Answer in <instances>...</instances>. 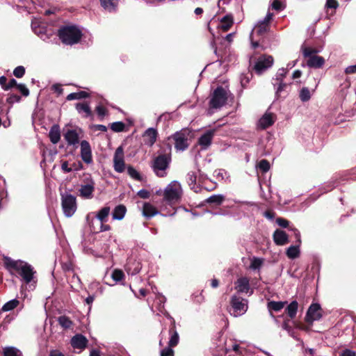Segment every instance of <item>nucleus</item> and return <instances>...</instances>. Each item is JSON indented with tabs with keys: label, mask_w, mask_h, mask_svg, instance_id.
Returning <instances> with one entry per match:
<instances>
[{
	"label": "nucleus",
	"mask_w": 356,
	"mask_h": 356,
	"mask_svg": "<svg viewBox=\"0 0 356 356\" xmlns=\"http://www.w3.org/2000/svg\"><path fill=\"white\" fill-rule=\"evenodd\" d=\"M81 157L87 164L92 162V150L90 143L87 140H82L80 143Z\"/></svg>",
	"instance_id": "16"
},
{
	"label": "nucleus",
	"mask_w": 356,
	"mask_h": 356,
	"mask_svg": "<svg viewBox=\"0 0 356 356\" xmlns=\"http://www.w3.org/2000/svg\"><path fill=\"white\" fill-rule=\"evenodd\" d=\"M345 73L347 74L356 73V65H349L345 69Z\"/></svg>",
	"instance_id": "61"
},
{
	"label": "nucleus",
	"mask_w": 356,
	"mask_h": 356,
	"mask_svg": "<svg viewBox=\"0 0 356 356\" xmlns=\"http://www.w3.org/2000/svg\"><path fill=\"white\" fill-rule=\"evenodd\" d=\"M111 209L109 207H104L97 213L96 218L101 223H104L107 221Z\"/></svg>",
	"instance_id": "32"
},
{
	"label": "nucleus",
	"mask_w": 356,
	"mask_h": 356,
	"mask_svg": "<svg viewBox=\"0 0 356 356\" xmlns=\"http://www.w3.org/2000/svg\"><path fill=\"white\" fill-rule=\"evenodd\" d=\"M76 109L78 113L81 114L84 118H88L91 115V110L87 103H77L76 104Z\"/></svg>",
	"instance_id": "31"
},
{
	"label": "nucleus",
	"mask_w": 356,
	"mask_h": 356,
	"mask_svg": "<svg viewBox=\"0 0 356 356\" xmlns=\"http://www.w3.org/2000/svg\"><path fill=\"white\" fill-rule=\"evenodd\" d=\"M214 132V130H208L199 138L198 143L202 149H206L210 146Z\"/></svg>",
	"instance_id": "19"
},
{
	"label": "nucleus",
	"mask_w": 356,
	"mask_h": 356,
	"mask_svg": "<svg viewBox=\"0 0 356 356\" xmlns=\"http://www.w3.org/2000/svg\"><path fill=\"white\" fill-rule=\"evenodd\" d=\"M157 136L158 132L156 129L148 128L143 135L145 145L152 147L155 143Z\"/></svg>",
	"instance_id": "18"
},
{
	"label": "nucleus",
	"mask_w": 356,
	"mask_h": 356,
	"mask_svg": "<svg viewBox=\"0 0 356 356\" xmlns=\"http://www.w3.org/2000/svg\"><path fill=\"white\" fill-rule=\"evenodd\" d=\"M277 225L282 227H286L289 225V221L286 219L278 218L276 220Z\"/></svg>",
	"instance_id": "59"
},
{
	"label": "nucleus",
	"mask_w": 356,
	"mask_h": 356,
	"mask_svg": "<svg viewBox=\"0 0 356 356\" xmlns=\"http://www.w3.org/2000/svg\"><path fill=\"white\" fill-rule=\"evenodd\" d=\"M170 338L168 342V346L170 347L176 346L179 343V334L177 331L170 330Z\"/></svg>",
	"instance_id": "40"
},
{
	"label": "nucleus",
	"mask_w": 356,
	"mask_h": 356,
	"mask_svg": "<svg viewBox=\"0 0 356 356\" xmlns=\"http://www.w3.org/2000/svg\"><path fill=\"white\" fill-rule=\"evenodd\" d=\"M88 97H89V94L87 92H86V91H79V92H72V93L69 94L67 96L66 99L67 101H72V100H74V99H85V98H87Z\"/></svg>",
	"instance_id": "35"
},
{
	"label": "nucleus",
	"mask_w": 356,
	"mask_h": 356,
	"mask_svg": "<svg viewBox=\"0 0 356 356\" xmlns=\"http://www.w3.org/2000/svg\"><path fill=\"white\" fill-rule=\"evenodd\" d=\"M156 208L150 203H145L143 209V214L145 217L150 218L156 214H159Z\"/></svg>",
	"instance_id": "28"
},
{
	"label": "nucleus",
	"mask_w": 356,
	"mask_h": 356,
	"mask_svg": "<svg viewBox=\"0 0 356 356\" xmlns=\"http://www.w3.org/2000/svg\"><path fill=\"white\" fill-rule=\"evenodd\" d=\"M87 343L88 339L82 334H76L71 339V345L74 348L84 349Z\"/></svg>",
	"instance_id": "22"
},
{
	"label": "nucleus",
	"mask_w": 356,
	"mask_h": 356,
	"mask_svg": "<svg viewBox=\"0 0 356 356\" xmlns=\"http://www.w3.org/2000/svg\"><path fill=\"white\" fill-rule=\"evenodd\" d=\"M259 168L263 172H266L270 169V163L267 160L263 159L260 161Z\"/></svg>",
	"instance_id": "49"
},
{
	"label": "nucleus",
	"mask_w": 356,
	"mask_h": 356,
	"mask_svg": "<svg viewBox=\"0 0 356 356\" xmlns=\"http://www.w3.org/2000/svg\"><path fill=\"white\" fill-rule=\"evenodd\" d=\"M81 31L74 26H67L61 28L58 31V37L65 44L77 43L81 38Z\"/></svg>",
	"instance_id": "3"
},
{
	"label": "nucleus",
	"mask_w": 356,
	"mask_h": 356,
	"mask_svg": "<svg viewBox=\"0 0 356 356\" xmlns=\"http://www.w3.org/2000/svg\"><path fill=\"white\" fill-rule=\"evenodd\" d=\"M322 316L320 305L314 303L309 307L305 320L309 323H312L315 321L319 320Z\"/></svg>",
	"instance_id": "13"
},
{
	"label": "nucleus",
	"mask_w": 356,
	"mask_h": 356,
	"mask_svg": "<svg viewBox=\"0 0 356 356\" xmlns=\"http://www.w3.org/2000/svg\"><path fill=\"white\" fill-rule=\"evenodd\" d=\"M300 98L302 102H305L310 99L311 92L307 88H302L300 92Z\"/></svg>",
	"instance_id": "44"
},
{
	"label": "nucleus",
	"mask_w": 356,
	"mask_h": 356,
	"mask_svg": "<svg viewBox=\"0 0 356 356\" xmlns=\"http://www.w3.org/2000/svg\"><path fill=\"white\" fill-rule=\"evenodd\" d=\"M129 175L134 179L140 181L141 176L140 173L132 166L129 165L127 168Z\"/></svg>",
	"instance_id": "41"
},
{
	"label": "nucleus",
	"mask_w": 356,
	"mask_h": 356,
	"mask_svg": "<svg viewBox=\"0 0 356 356\" xmlns=\"http://www.w3.org/2000/svg\"><path fill=\"white\" fill-rule=\"evenodd\" d=\"M3 356H22L19 350L15 347H6L3 349Z\"/></svg>",
	"instance_id": "38"
},
{
	"label": "nucleus",
	"mask_w": 356,
	"mask_h": 356,
	"mask_svg": "<svg viewBox=\"0 0 356 356\" xmlns=\"http://www.w3.org/2000/svg\"><path fill=\"white\" fill-rule=\"evenodd\" d=\"M101 6L108 12H115L118 6V0H100Z\"/></svg>",
	"instance_id": "30"
},
{
	"label": "nucleus",
	"mask_w": 356,
	"mask_h": 356,
	"mask_svg": "<svg viewBox=\"0 0 356 356\" xmlns=\"http://www.w3.org/2000/svg\"><path fill=\"white\" fill-rule=\"evenodd\" d=\"M127 212L125 206L122 204L118 205L115 207L112 213L113 220H121L124 218Z\"/></svg>",
	"instance_id": "27"
},
{
	"label": "nucleus",
	"mask_w": 356,
	"mask_h": 356,
	"mask_svg": "<svg viewBox=\"0 0 356 356\" xmlns=\"http://www.w3.org/2000/svg\"><path fill=\"white\" fill-rule=\"evenodd\" d=\"M17 88L22 92L24 96L27 97L29 95V90L24 84L19 83L17 85Z\"/></svg>",
	"instance_id": "54"
},
{
	"label": "nucleus",
	"mask_w": 356,
	"mask_h": 356,
	"mask_svg": "<svg viewBox=\"0 0 356 356\" xmlns=\"http://www.w3.org/2000/svg\"><path fill=\"white\" fill-rule=\"evenodd\" d=\"M228 90L222 86L218 87L213 92L209 101L210 108H220L223 106L228 99Z\"/></svg>",
	"instance_id": "6"
},
{
	"label": "nucleus",
	"mask_w": 356,
	"mask_h": 356,
	"mask_svg": "<svg viewBox=\"0 0 356 356\" xmlns=\"http://www.w3.org/2000/svg\"><path fill=\"white\" fill-rule=\"evenodd\" d=\"M273 239L275 243L278 245H284L289 241L288 235L285 232L277 229L273 234Z\"/></svg>",
	"instance_id": "24"
},
{
	"label": "nucleus",
	"mask_w": 356,
	"mask_h": 356,
	"mask_svg": "<svg viewBox=\"0 0 356 356\" xmlns=\"http://www.w3.org/2000/svg\"><path fill=\"white\" fill-rule=\"evenodd\" d=\"M24 73H25V68L23 66H18L13 71V74L17 78L22 77L24 75Z\"/></svg>",
	"instance_id": "51"
},
{
	"label": "nucleus",
	"mask_w": 356,
	"mask_h": 356,
	"mask_svg": "<svg viewBox=\"0 0 356 356\" xmlns=\"http://www.w3.org/2000/svg\"><path fill=\"white\" fill-rule=\"evenodd\" d=\"M225 200V196L222 194H216L209 197L205 200V202L209 204H214L216 205H220Z\"/></svg>",
	"instance_id": "33"
},
{
	"label": "nucleus",
	"mask_w": 356,
	"mask_h": 356,
	"mask_svg": "<svg viewBox=\"0 0 356 356\" xmlns=\"http://www.w3.org/2000/svg\"><path fill=\"white\" fill-rule=\"evenodd\" d=\"M111 277L114 281L118 282L124 279V275L121 270L115 269L113 271Z\"/></svg>",
	"instance_id": "45"
},
{
	"label": "nucleus",
	"mask_w": 356,
	"mask_h": 356,
	"mask_svg": "<svg viewBox=\"0 0 356 356\" xmlns=\"http://www.w3.org/2000/svg\"><path fill=\"white\" fill-rule=\"evenodd\" d=\"M286 255L289 259H293L299 257L300 249L298 245H291L286 250Z\"/></svg>",
	"instance_id": "36"
},
{
	"label": "nucleus",
	"mask_w": 356,
	"mask_h": 356,
	"mask_svg": "<svg viewBox=\"0 0 356 356\" xmlns=\"http://www.w3.org/2000/svg\"><path fill=\"white\" fill-rule=\"evenodd\" d=\"M95 183L92 178H88L80 186L79 195L84 199H92L95 191Z\"/></svg>",
	"instance_id": "11"
},
{
	"label": "nucleus",
	"mask_w": 356,
	"mask_h": 356,
	"mask_svg": "<svg viewBox=\"0 0 356 356\" xmlns=\"http://www.w3.org/2000/svg\"><path fill=\"white\" fill-rule=\"evenodd\" d=\"M172 347H170L168 346V347L165 348L161 351V356H173L174 351L172 348Z\"/></svg>",
	"instance_id": "52"
},
{
	"label": "nucleus",
	"mask_w": 356,
	"mask_h": 356,
	"mask_svg": "<svg viewBox=\"0 0 356 356\" xmlns=\"http://www.w3.org/2000/svg\"><path fill=\"white\" fill-rule=\"evenodd\" d=\"M248 300L237 295L232 296L231 298V305L233 312L231 314L234 317H238L243 315L248 310Z\"/></svg>",
	"instance_id": "7"
},
{
	"label": "nucleus",
	"mask_w": 356,
	"mask_h": 356,
	"mask_svg": "<svg viewBox=\"0 0 356 356\" xmlns=\"http://www.w3.org/2000/svg\"><path fill=\"white\" fill-rule=\"evenodd\" d=\"M182 194L183 191L180 183L173 181L165 188L163 193V200L172 206L180 202Z\"/></svg>",
	"instance_id": "2"
},
{
	"label": "nucleus",
	"mask_w": 356,
	"mask_h": 356,
	"mask_svg": "<svg viewBox=\"0 0 356 356\" xmlns=\"http://www.w3.org/2000/svg\"><path fill=\"white\" fill-rule=\"evenodd\" d=\"M233 24V17L231 15H226L221 19L218 28L222 31H227Z\"/></svg>",
	"instance_id": "29"
},
{
	"label": "nucleus",
	"mask_w": 356,
	"mask_h": 356,
	"mask_svg": "<svg viewBox=\"0 0 356 356\" xmlns=\"http://www.w3.org/2000/svg\"><path fill=\"white\" fill-rule=\"evenodd\" d=\"M325 6L328 8L336 9L339 6V4L336 0H327Z\"/></svg>",
	"instance_id": "57"
},
{
	"label": "nucleus",
	"mask_w": 356,
	"mask_h": 356,
	"mask_svg": "<svg viewBox=\"0 0 356 356\" xmlns=\"http://www.w3.org/2000/svg\"><path fill=\"white\" fill-rule=\"evenodd\" d=\"M272 8L275 10H282L284 7L279 0H274L271 4Z\"/></svg>",
	"instance_id": "55"
},
{
	"label": "nucleus",
	"mask_w": 356,
	"mask_h": 356,
	"mask_svg": "<svg viewBox=\"0 0 356 356\" xmlns=\"http://www.w3.org/2000/svg\"><path fill=\"white\" fill-rule=\"evenodd\" d=\"M49 136L53 144H57L60 139V127L58 124H54L49 131Z\"/></svg>",
	"instance_id": "26"
},
{
	"label": "nucleus",
	"mask_w": 356,
	"mask_h": 356,
	"mask_svg": "<svg viewBox=\"0 0 356 356\" xmlns=\"http://www.w3.org/2000/svg\"><path fill=\"white\" fill-rule=\"evenodd\" d=\"M17 85H19L17 82V81L15 79H12L10 80L8 83L4 87L5 90H8L15 86L17 88Z\"/></svg>",
	"instance_id": "58"
},
{
	"label": "nucleus",
	"mask_w": 356,
	"mask_h": 356,
	"mask_svg": "<svg viewBox=\"0 0 356 356\" xmlns=\"http://www.w3.org/2000/svg\"><path fill=\"white\" fill-rule=\"evenodd\" d=\"M340 356H356V353L350 349H345L340 354Z\"/></svg>",
	"instance_id": "62"
},
{
	"label": "nucleus",
	"mask_w": 356,
	"mask_h": 356,
	"mask_svg": "<svg viewBox=\"0 0 356 356\" xmlns=\"http://www.w3.org/2000/svg\"><path fill=\"white\" fill-rule=\"evenodd\" d=\"M235 289L240 293H253V290L250 288V280L246 277L238 278L235 282Z\"/></svg>",
	"instance_id": "14"
},
{
	"label": "nucleus",
	"mask_w": 356,
	"mask_h": 356,
	"mask_svg": "<svg viewBox=\"0 0 356 356\" xmlns=\"http://www.w3.org/2000/svg\"><path fill=\"white\" fill-rule=\"evenodd\" d=\"M190 134L191 132L188 129H183L172 136V138L175 141V147L177 150L184 151L188 148Z\"/></svg>",
	"instance_id": "8"
},
{
	"label": "nucleus",
	"mask_w": 356,
	"mask_h": 356,
	"mask_svg": "<svg viewBox=\"0 0 356 356\" xmlns=\"http://www.w3.org/2000/svg\"><path fill=\"white\" fill-rule=\"evenodd\" d=\"M286 303V302L282 301H270L268 303V308L269 309V310L279 312L284 307Z\"/></svg>",
	"instance_id": "37"
},
{
	"label": "nucleus",
	"mask_w": 356,
	"mask_h": 356,
	"mask_svg": "<svg viewBox=\"0 0 356 356\" xmlns=\"http://www.w3.org/2000/svg\"><path fill=\"white\" fill-rule=\"evenodd\" d=\"M59 324L64 328H69L72 325V321L65 316H61L58 318Z\"/></svg>",
	"instance_id": "42"
},
{
	"label": "nucleus",
	"mask_w": 356,
	"mask_h": 356,
	"mask_svg": "<svg viewBox=\"0 0 356 356\" xmlns=\"http://www.w3.org/2000/svg\"><path fill=\"white\" fill-rule=\"evenodd\" d=\"M287 73V70L284 68L280 69L275 75V81H283V79L285 77Z\"/></svg>",
	"instance_id": "50"
},
{
	"label": "nucleus",
	"mask_w": 356,
	"mask_h": 356,
	"mask_svg": "<svg viewBox=\"0 0 356 356\" xmlns=\"http://www.w3.org/2000/svg\"><path fill=\"white\" fill-rule=\"evenodd\" d=\"M5 266L11 273H17L22 277V281L24 283H35V271L28 263L22 260H13L7 258L5 260Z\"/></svg>",
	"instance_id": "1"
},
{
	"label": "nucleus",
	"mask_w": 356,
	"mask_h": 356,
	"mask_svg": "<svg viewBox=\"0 0 356 356\" xmlns=\"http://www.w3.org/2000/svg\"><path fill=\"white\" fill-rule=\"evenodd\" d=\"M170 161L171 156L170 154H160L154 159L152 168L158 177H163L167 175L166 170Z\"/></svg>",
	"instance_id": "4"
},
{
	"label": "nucleus",
	"mask_w": 356,
	"mask_h": 356,
	"mask_svg": "<svg viewBox=\"0 0 356 356\" xmlns=\"http://www.w3.org/2000/svg\"><path fill=\"white\" fill-rule=\"evenodd\" d=\"M125 127L124 124L122 122H115L111 124V129L115 132H121L124 131Z\"/></svg>",
	"instance_id": "46"
},
{
	"label": "nucleus",
	"mask_w": 356,
	"mask_h": 356,
	"mask_svg": "<svg viewBox=\"0 0 356 356\" xmlns=\"http://www.w3.org/2000/svg\"><path fill=\"white\" fill-rule=\"evenodd\" d=\"M262 264V261L260 259L254 258L250 264V268L252 269H258L261 267Z\"/></svg>",
	"instance_id": "53"
},
{
	"label": "nucleus",
	"mask_w": 356,
	"mask_h": 356,
	"mask_svg": "<svg viewBox=\"0 0 356 356\" xmlns=\"http://www.w3.org/2000/svg\"><path fill=\"white\" fill-rule=\"evenodd\" d=\"M142 268V266L140 261L130 259L125 266V269L128 274L131 275L138 273Z\"/></svg>",
	"instance_id": "20"
},
{
	"label": "nucleus",
	"mask_w": 356,
	"mask_h": 356,
	"mask_svg": "<svg viewBox=\"0 0 356 356\" xmlns=\"http://www.w3.org/2000/svg\"><path fill=\"white\" fill-rule=\"evenodd\" d=\"M32 29L34 33L38 35L42 40H48L53 35V31L48 29L45 26L38 25L36 22H32Z\"/></svg>",
	"instance_id": "15"
},
{
	"label": "nucleus",
	"mask_w": 356,
	"mask_h": 356,
	"mask_svg": "<svg viewBox=\"0 0 356 356\" xmlns=\"http://www.w3.org/2000/svg\"><path fill=\"white\" fill-rule=\"evenodd\" d=\"M272 17L273 14L268 12L266 17L262 20L259 21L254 26L251 31L250 38H252V35H254L255 34L258 36H262L265 33H266L269 29V23L271 21Z\"/></svg>",
	"instance_id": "9"
},
{
	"label": "nucleus",
	"mask_w": 356,
	"mask_h": 356,
	"mask_svg": "<svg viewBox=\"0 0 356 356\" xmlns=\"http://www.w3.org/2000/svg\"><path fill=\"white\" fill-rule=\"evenodd\" d=\"M273 64V58L271 56L264 55L260 56L254 65V70L258 74H261Z\"/></svg>",
	"instance_id": "12"
},
{
	"label": "nucleus",
	"mask_w": 356,
	"mask_h": 356,
	"mask_svg": "<svg viewBox=\"0 0 356 356\" xmlns=\"http://www.w3.org/2000/svg\"><path fill=\"white\" fill-rule=\"evenodd\" d=\"M298 303L297 301H292L286 308V312L291 318H293L298 311Z\"/></svg>",
	"instance_id": "34"
},
{
	"label": "nucleus",
	"mask_w": 356,
	"mask_h": 356,
	"mask_svg": "<svg viewBox=\"0 0 356 356\" xmlns=\"http://www.w3.org/2000/svg\"><path fill=\"white\" fill-rule=\"evenodd\" d=\"M96 112L99 116L104 117L106 113V110L104 106L99 105L96 107Z\"/></svg>",
	"instance_id": "60"
},
{
	"label": "nucleus",
	"mask_w": 356,
	"mask_h": 356,
	"mask_svg": "<svg viewBox=\"0 0 356 356\" xmlns=\"http://www.w3.org/2000/svg\"><path fill=\"white\" fill-rule=\"evenodd\" d=\"M275 89L276 90V95L279 96L280 94L285 89L286 84L283 81H275L273 83Z\"/></svg>",
	"instance_id": "48"
},
{
	"label": "nucleus",
	"mask_w": 356,
	"mask_h": 356,
	"mask_svg": "<svg viewBox=\"0 0 356 356\" xmlns=\"http://www.w3.org/2000/svg\"><path fill=\"white\" fill-rule=\"evenodd\" d=\"M216 176L218 179L224 180L225 181H230L229 175L227 171L222 169H219L215 171Z\"/></svg>",
	"instance_id": "43"
},
{
	"label": "nucleus",
	"mask_w": 356,
	"mask_h": 356,
	"mask_svg": "<svg viewBox=\"0 0 356 356\" xmlns=\"http://www.w3.org/2000/svg\"><path fill=\"white\" fill-rule=\"evenodd\" d=\"M19 305V301L17 299H13L11 300H9L6 303L3 305L2 307L1 310L3 312H9L17 307Z\"/></svg>",
	"instance_id": "39"
},
{
	"label": "nucleus",
	"mask_w": 356,
	"mask_h": 356,
	"mask_svg": "<svg viewBox=\"0 0 356 356\" xmlns=\"http://www.w3.org/2000/svg\"><path fill=\"white\" fill-rule=\"evenodd\" d=\"M60 196L61 207L64 215L67 218L72 217L77 209L76 197L68 193H61Z\"/></svg>",
	"instance_id": "5"
},
{
	"label": "nucleus",
	"mask_w": 356,
	"mask_h": 356,
	"mask_svg": "<svg viewBox=\"0 0 356 356\" xmlns=\"http://www.w3.org/2000/svg\"><path fill=\"white\" fill-rule=\"evenodd\" d=\"M61 169L64 172H70L72 171V168L69 167L67 161L63 162Z\"/></svg>",
	"instance_id": "63"
},
{
	"label": "nucleus",
	"mask_w": 356,
	"mask_h": 356,
	"mask_svg": "<svg viewBox=\"0 0 356 356\" xmlns=\"http://www.w3.org/2000/svg\"><path fill=\"white\" fill-rule=\"evenodd\" d=\"M302 51L303 56L308 58H310V56H312L313 55H316V54L318 52V51L314 49L306 47H302Z\"/></svg>",
	"instance_id": "47"
},
{
	"label": "nucleus",
	"mask_w": 356,
	"mask_h": 356,
	"mask_svg": "<svg viewBox=\"0 0 356 356\" xmlns=\"http://www.w3.org/2000/svg\"><path fill=\"white\" fill-rule=\"evenodd\" d=\"M275 122V116L272 113H265L259 120L258 126L264 129L271 126Z\"/></svg>",
	"instance_id": "23"
},
{
	"label": "nucleus",
	"mask_w": 356,
	"mask_h": 356,
	"mask_svg": "<svg viewBox=\"0 0 356 356\" xmlns=\"http://www.w3.org/2000/svg\"><path fill=\"white\" fill-rule=\"evenodd\" d=\"M186 181L193 191L195 193H198L200 191V187L197 184V171H191L186 175Z\"/></svg>",
	"instance_id": "21"
},
{
	"label": "nucleus",
	"mask_w": 356,
	"mask_h": 356,
	"mask_svg": "<svg viewBox=\"0 0 356 356\" xmlns=\"http://www.w3.org/2000/svg\"><path fill=\"white\" fill-rule=\"evenodd\" d=\"M137 195L141 198L147 199L150 196V193L145 189H141L137 193Z\"/></svg>",
	"instance_id": "56"
},
{
	"label": "nucleus",
	"mask_w": 356,
	"mask_h": 356,
	"mask_svg": "<svg viewBox=\"0 0 356 356\" xmlns=\"http://www.w3.org/2000/svg\"><path fill=\"white\" fill-rule=\"evenodd\" d=\"M157 300L159 302V309L160 311H161V309L163 308L164 307V302L165 301V298L164 296H159L157 297Z\"/></svg>",
	"instance_id": "64"
},
{
	"label": "nucleus",
	"mask_w": 356,
	"mask_h": 356,
	"mask_svg": "<svg viewBox=\"0 0 356 356\" xmlns=\"http://www.w3.org/2000/svg\"><path fill=\"white\" fill-rule=\"evenodd\" d=\"M113 169L118 173H122L125 170L126 164L124 161V154L123 147L119 146L113 155Z\"/></svg>",
	"instance_id": "10"
},
{
	"label": "nucleus",
	"mask_w": 356,
	"mask_h": 356,
	"mask_svg": "<svg viewBox=\"0 0 356 356\" xmlns=\"http://www.w3.org/2000/svg\"><path fill=\"white\" fill-rule=\"evenodd\" d=\"M81 130L69 129L64 134V138L70 145H76L79 143Z\"/></svg>",
	"instance_id": "17"
},
{
	"label": "nucleus",
	"mask_w": 356,
	"mask_h": 356,
	"mask_svg": "<svg viewBox=\"0 0 356 356\" xmlns=\"http://www.w3.org/2000/svg\"><path fill=\"white\" fill-rule=\"evenodd\" d=\"M325 64V59L322 56L313 55L308 58L307 65L312 68H321Z\"/></svg>",
	"instance_id": "25"
}]
</instances>
